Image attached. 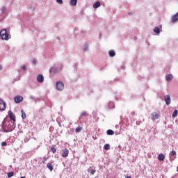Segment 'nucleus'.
I'll use <instances>...</instances> for the list:
<instances>
[{"instance_id": "obj_1", "label": "nucleus", "mask_w": 178, "mask_h": 178, "mask_svg": "<svg viewBox=\"0 0 178 178\" xmlns=\"http://www.w3.org/2000/svg\"><path fill=\"white\" fill-rule=\"evenodd\" d=\"M15 127V122L12 120L6 121L2 126V129L5 133H10V131H13Z\"/></svg>"}, {"instance_id": "obj_2", "label": "nucleus", "mask_w": 178, "mask_h": 178, "mask_svg": "<svg viewBox=\"0 0 178 178\" xmlns=\"http://www.w3.org/2000/svg\"><path fill=\"white\" fill-rule=\"evenodd\" d=\"M0 37H1V39L8 41L10 38V34L8 33L6 29H2L0 31Z\"/></svg>"}, {"instance_id": "obj_3", "label": "nucleus", "mask_w": 178, "mask_h": 178, "mask_svg": "<svg viewBox=\"0 0 178 178\" xmlns=\"http://www.w3.org/2000/svg\"><path fill=\"white\" fill-rule=\"evenodd\" d=\"M56 87L58 91H62V90H63V88H65V85L61 81H58L56 83Z\"/></svg>"}, {"instance_id": "obj_4", "label": "nucleus", "mask_w": 178, "mask_h": 178, "mask_svg": "<svg viewBox=\"0 0 178 178\" xmlns=\"http://www.w3.org/2000/svg\"><path fill=\"white\" fill-rule=\"evenodd\" d=\"M6 109V103L0 99V111H5Z\"/></svg>"}, {"instance_id": "obj_5", "label": "nucleus", "mask_w": 178, "mask_h": 178, "mask_svg": "<svg viewBox=\"0 0 178 178\" xmlns=\"http://www.w3.org/2000/svg\"><path fill=\"white\" fill-rule=\"evenodd\" d=\"M15 104H20L23 101V97L17 95L14 98Z\"/></svg>"}, {"instance_id": "obj_6", "label": "nucleus", "mask_w": 178, "mask_h": 178, "mask_svg": "<svg viewBox=\"0 0 178 178\" xmlns=\"http://www.w3.org/2000/svg\"><path fill=\"white\" fill-rule=\"evenodd\" d=\"M8 115H9V118H10V120L12 122H14V123H15L16 122V116L15 115V114H13L12 111H8Z\"/></svg>"}, {"instance_id": "obj_7", "label": "nucleus", "mask_w": 178, "mask_h": 178, "mask_svg": "<svg viewBox=\"0 0 178 178\" xmlns=\"http://www.w3.org/2000/svg\"><path fill=\"white\" fill-rule=\"evenodd\" d=\"M164 101H165L166 105H170V102H172V101L170 100V95H166L164 97Z\"/></svg>"}, {"instance_id": "obj_8", "label": "nucleus", "mask_w": 178, "mask_h": 178, "mask_svg": "<svg viewBox=\"0 0 178 178\" xmlns=\"http://www.w3.org/2000/svg\"><path fill=\"white\" fill-rule=\"evenodd\" d=\"M171 22L172 23H177V22H178V12L172 16Z\"/></svg>"}, {"instance_id": "obj_9", "label": "nucleus", "mask_w": 178, "mask_h": 178, "mask_svg": "<svg viewBox=\"0 0 178 178\" xmlns=\"http://www.w3.org/2000/svg\"><path fill=\"white\" fill-rule=\"evenodd\" d=\"M88 173H90V175H95V173L97 172V170H95V167L92 166L88 169Z\"/></svg>"}, {"instance_id": "obj_10", "label": "nucleus", "mask_w": 178, "mask_h": 178, "mask_svg": "<svg viewBox=\"0 0 178 178\" xmlns=\"http://www.w3.org/2000/svg\"><path fill=\"white\" fill-rule=\"evenodd\" d=\"M156 119H159V114H158L156 112H153L152 113V120H156Z\"/></svg>"}, {"instance_id": "obj_11", "label": "nucleus", "mask_w": 178, "mask_h": 178, "mask_svg": "<svg viewBox=\"0 0 178 178\" xmlns=\"http://www.w3.org/2000/svg\"><path fill=\"white\" fill-rule=\"evenodd\" d=\"M68 156H69V149L65 148L63 150L62 156L63 158H66Z\"/></svg>"}, {"instance_id": "obj_12", "label": "nucleus", "mask_w": 178, "mask_h": 178, "mask_svg": "<svg viewBox=\"0 0 178 178\" xmlns=\"http://www.w3.org/2000/svg\"><path fill=\"white\" fill-rule=\"evenodd\" d=\"M49 73L51 74H54V73H58V68L55 67H51L49 70Z\"/></svg>"}, {"instance_id": "obj_13", "label": "nucleus", "mask_w": 178, "mask_h": 178, "mask_svg": "<svg viewBox=\"0 0 178 178\" xmlns=\"http://www.w3.org/2000/svg\"><path fill=\"white\" fill-rule=\"evenodd\" d=\"M37 81L38 83H43L44 82V76H42V74H39L37 77Z\"/></svg>"}, {"instance_id": "obj_14", "label": "nucleus", "mask_w": 178, "mask_h": 178, "mask_svg": "<svg viewBox=\"0 0 178 178\" xmlns=\"http://www.w3.org/2000/svg\"><path fill=\"white\" fill-rule=\"evenodd\" d=\"M83 116H88V113H87V111H83L80 116H79V120H81V119H83Z\"/></svg>"}, {"instance_id": "obj_15", "label": "nucleus", "mask_w": 178, "mask_h": 178, "mask_svg": "<svg viewBox=\"0 0 178 178\" xmlns=\"http://www.w3.org/2000/svg\"><path fill=\"white\" fill-rule=\"evenodd\" d=\"M47 168L49 169L50 172H52V170H54V165H52V163H48L47 164Z\"/></svg>"}, {"instance_id": "obj_16", "label": "nucleus", "mask_w": 178, "mask_h": 178, "mask_svg": "<svg viewBox=\"0 0 178 178\" xmlns=\"http://www.w3.org/2000/svg\"><path fill=\"white\" fill-rule=\"evenodd\" d=\"M70 5H71V6H76L77 5V0H70Z\"/></svg>"}, {"instance_id": "obj_17", "label": "nucleus", "mask_w": 178, "mask_h": 178, "mask_svg": "<svg viewBox=\"0 0 178 178\" xmlns=\"http://www.w3.org/2000/svg\"><path fill=\"white\" fill-rule=\"evenodd\" d=\"M101 6V3L99 1H97L93 4L94 9H97Z\"/></svg>"}, {"instance_id": "obj_18", "label": "nucleus", "mask_w": 178, "mask_h": 178, "mask_svg": "<svg viewBox=\"0 0 178 178\" xmlns=\"http://www.w3.org/2000/svg\"><path fill=\"white\" fill-rule=\"evenodd\" d=\"M153 31L156 33V34L159 35L161 33V29L158 26L154 27Z\"/></svg>"}, {"instance_id": "obj_19", "label": "nucleus", "mask_w": 178, "mask_h": 178, "mask_svg": "<svg viewBox=\"0 0 178 178\" xmlns=\"http://www.w3.org/2000/svg\"><path fill=\"white\" fill-rule=\"evenodd\" d=\"M158 160L159 161H165V155H163V154H159Z\"/></svg>"}, {"instance_id": "obj_20", "label": "nucleus", "mask_w": 178, "mask_h": 178, "mask_svg": "<svg viewBox=\"0 0 178 178\" xmlns=\"http://www.w3.org/2000/svg\"><path fill=\"white\" fill-rule=\"evenodd\" d=\"M108 106L109 109H113L115 108V104H113V102H109Z\"/></svg>"}, {"instance_id": "obj_21", "label": "nucleus", "mask_w": 178, "mask_h": 178, "mask_svg": "<svg viewBox=\"0 0 178 178\" xmlns=\"http://www.w3.org/2000/svg\"><path fill=\"white\" fill-rule=\"evenodd\" d=\"M106 133L108 136H113V134H115V131H113L112 129L107 130Z\"/></svg>"}, {"instance_id": "obj_22", "label": "nucleus", "mask_w": 178, "mask_h": 178, "mask_svg": "<svg viewBox=\"0 0 178 178\" xmlns=\"http://www.w3.org/2000/svg\"><path fill=\"white\" fill-rule=\"evenodd\" d=\"M173 79V75L172 74H168L166 75V81H170Z\"/></svg>"}, {"instance_id": "obj_23", "label": "nucleus", "mask_w": 178, "mask_h": 178, "mask_svg": "<svg viewBox=\"0 0 178 178\" xmlns=\"http://www.w3.org/2000/svg\"><path fill=\"white\" fill-rule=\"evenodd\" d=\"M104 149H105L106 151H108V149H111V145L109 144L104 145Z\"/></svg>"}, {"instance_id": "obj_24", "label": "nucleus", "mask_w": 178, "mask_h": 178, "mask_svg": "<svg viewBox=\"0 0 178 178\" xmlns=\"http://www.w3.org/2000/svg\"><path fill=\"white\" fill-rule=\"evenodd\" d=\"M115 55H116V53H115V51L111 50L109 51V56H111V58H113Z\"/></svg>"}, {"instance_id": "obj_25", "label": "nucleus", "mask_w": 178, "mask_h": 178, "mask_svg": "<svg viewBox=\"0 0 178 178\" xmlns=\"http://www.w3.org/2000/svg\"><path fill=\"white\" fill-rule=\"evenodd\" d=\"M21 113H22V119H26V113L24 112V111L22 110Z\"/></svg>"}, {"instance_id": "obj_26", "label": "nucleus", "mask_w": 178, "mask_h": 178, "mask_svg": "<svg viewBox=\"0 0 178 178\" xmlns=\"http://www.w3.org/2000/svg\"><path fill=\"white\" fill-rule=\"evenodd\" d=\"M170 156H176V151H171V152L170 153Z\"/></svg>"}, {"instance_id": "obj_27", "label": "nucleus", "mask_w": 178, "mask_h": 178, "mask_svg": "<svg viewBox=\"0 0 178 178\" xmlns=\"http://www.w3.org/2000/svg\"><path fill=\"white\" fill-rule=\"evenodd\" d=\"M177 113H178V111L177 110H175L172 116L173 118H176L177 116Z\"/></svg>"}, {"instance_id": "obj_28", "label": "nucleus", "mask_w": 178, "mask_h": 178, "mask_svg": "<svg viewBox=\"0 0 178 178\" xmlns=\"http://www.w3.org/2000/svg\"><path fill=\"white\" fill-rule=\"evenodd\" d=\"M15 175V172H10L8 173V177L10 178V177H13V175Z\"/></svg>"}, {"instance_id": "obj_29", "label": "nucleus", "mask_w": 178, "mask_h": 178, "mask_svg": "<svg viewBox=\"0 0 178 178\" xmlns=\"http://www.w3.org/2000/svg\"><path fill=\"white\" fill-rule=\"evenodd\" d=\"M6 10V8L5 6H2L1 8V13H5V11Z\"/></svg>"}, {"instance_id": "obj_30", "label": "nucleus", "mask_w": 178, "mask_h": 178, "mask_svg": "<svg viewBox=\"0 0 178 178\" xmlns=\"http://www.w3.org/2000/svg\"><path fill=\"white\" fill-rule=\"evenodd\" d=\"M83 51L86 52V51H88V44H85L83 47Z\"/></svg>"}, {"instance_id": "obj_31", "label": "nucleus", "mask_w": 178, "mask_h": 178, "mask_svg": "<svg viewBox=\"0 0 178 178\" xmlns=\"http://www.w3.org/2000/svg\"><path fill=\"white\" fill-rule=\"evenodd\" d=\"M76 133H80L81 131V127H79L75 129Z\"/></svg>"}, {"instance_id": "obj_32", "label": "nucleus", "mask_w": 178, "mask_h": 178, "mask_svg": "<svg viewBox=\"0 0 178 178\" xmlns=\"http://www.w3.org/2000/svg\"><path fill=\"white\" fill-rule=\"evenodd\" d=\"M50 149H51V152H53V154H56V148L51 147Z\"/></svg>"}, {"instance_id": "obj_33", "label": "nucleus", "mask_w": 178, "mask_h": 178, "mask_svg": "<svg viewBox=\"0 0 178 178\" xmlns=\"http://www.w3.org/2000/svg\"><path fill=\"white\" fill-rule=\"evenodd\" d=\"M30 99H33V101H35V104H37V99H35L34 96H30Z\"/></svg>"}, {"instance_id": "obj_34", "label": "nucleus", "mask_w": 178, "mask_h": 178, "mask_svg": "<svg viewBox=\"0 0 178 178\" xmlns=\"http://www.w3.org/2000/svg\"><path fill=\"white\" fill-rule=\"evenodd\" d=\"M57 3H59L60 5H62L63 3V0H56Z\"/></svg>"}, {"instance_id": "obj_35", "label": "nucleus", "mask_w": 178, "mask_h": 178, "mask_svg": "<svg viewBox=\"0 0 178 178\" xmlns=\"http://www.w3.org/2000/svg\"><path fill=\"white\" fill-rule=\"evenodd\" d=\"M7 144H8V143H7L6 142H2V143H1V146H2V147H6Z\"/></svg>"}, {"instance_id": "obj_36", "label": "nucleus", "mask_w": 178, "mask_h": 178, "mask_svg": "<svg viewBox=\"0 0 178 178\" xmlns=\"http://www.w3.org/2000/svg\"><path fill=\"white\" fill-rule=\"evenodd\" d=\"M21 67H22V70H26L27 69V66H26V65H22Z\"/></svg>"}, {"instance_id": "obj_37", "label": "nucleus", "mask_w": 178, "mask_h": 178, "mask_svg": "<svg viewBox=\"0 0 178 178\" xmlns=\"http://www.w3.org/2000/svg\"><path fill=\"white\" fill-rule=\"evenodd\" d=\"M47 159H48V157H45V156H44V157L43 158V161H42V163H45V162H47Z\"/></svg>"}, {"instance_id": "obj_38", "label": "nucleus", "mask_w": 178, "mask_h": 178, "mask_svg": "<svg viewBox=\"0 0 178 178\" xmlns=\"http://www.w3.org/2000/svg\"><path fill=\"white\" fill-rule=\"evenodd\" d=\"M131 116H134V115H136V113H135L134 111H132V112L131 113Z\"/></svg>"}, {"instance_id": "obj_39", "label": "nucleus", "mask_w": 178, "mask_h": 178, "mask_svg": "<svg viewBox=\"0 0 178 178\" xmlns=\"http://www.w3.org/2000/svg\"><path fill=\"white\" fill-rule=\"evenodd\" d=\"M33 65H35V63H37V60H33Z\"/></svg>"}, {"instance_id": "obj_40", "label": "nucleus", "mask_w": 178, "mask_h": 178, "mask_svg": "<svg viewBox=\"0 0 178 178\" xmlns=\"http://www.w3.org/2000/svg\"><path fill=\"white\" fill-rule=\"evenodd\" d=\"M129 15L130 16V15H133V13L130 12V13H129Z\"/></svg>"}, {"instance_id": "obj_41", "label": "nucleus", "mask_w": 178, "mask_h": 178, "mask_svg": "<svg viewBox=\"0 0 178 178\" xmlns=\"http://www.w3.org/2000/svg\"><path fill=\"white\" fill-rule=\"evenodd\" d=\"M3 67L2 65H0V70H2Z\"/></svg>"}, {"instance_id": "obj_42", "label": "nucleus", "mask_w": 178, "mask_h": 178, "mask_svg": "<svg viewBox=\"0 0 178 178\" xmlns=\"http://www.w3.org/2000/svg\"><path fill=\"white\" fill-rule=\"evenodd\" d=\"M27 141H29V139H25V140H24V142H25V143H27Z\"/></svg>"}, {"instance_id": "obj_43", "label": "nucleus", "mask_w": 178, "mask_h": 178, "mask_svg": "<svg viewBox=\"0 0 178 178\" xmlns=\"http://www.w3.org/2000/svg\"><path fill=\"white\" fill-rule=\"evenodd\" d=\"M136 124L139 125L140 122L138 121L136 122Z\"/></svg>"}, {"instance_id": "obj_44", "label": "nucleus", "mask_w": 178, "mask_h": 178, "mask_svg": "<svg viewBox=\"0 0 178 178\" xmlns=\"http://www.w3.org/2000/svg\"><path fill=\"white\" fill-rule=\"evenodd\" d=\"M125 178H131V177L127 176V177H126Z\"/></svg>"}, {"instance_id": "obj_45", "label": "nucleus", "mask_w": 178, "mask_h": 178, "mask_svg": "<svg viewBox=\"0 0 178 178\" xmlns=\"http://www.w3.org/2000/svg\"><path fill=\"white\" fill-rule=\"evenodd\" d=\"M57 40H60V39L59 38V37H57Z\"/></svg>"}, {"instance_id": "obj_46", "label": "nucleus", "mask_w": 178, "mask_h": 178, "mask_svg": "<svg viewBox=\"0 0 178 178\" xmlns=\"http://www.w3.org/2000/svg\"><path fill=\"white\" fill-rule=\"evenodd\" d=\"M20 178H26V177H21Z\"/></svg>"}, {"instance_id": "obj_47", "label": "nucleus", "mask_w": 178, "mask_h": 178, "mask_svg": "<svg viewBox=\"0 0 178 178\" xmlns=\"http://www.w3.org/2000/svg\"><path fill=\"white\" fill-rule=\"evenodd\" d=\"M134 39H135V40H137V38H136V37H135V38H134Z\"/></svg>"}]
</instances>
